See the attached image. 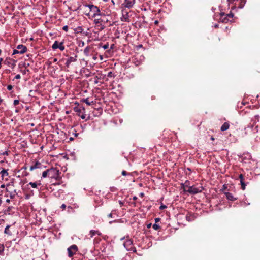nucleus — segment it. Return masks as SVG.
<instances>
[{
	"label": "nucleus",
	"instance_id": "obj_58",
	"mask_svg": "<svg viewBox=\"0 0 260 260\" xmlns=\"http://www.w3.org/2000/svg\"><path fill=\"white\" fill-rule=\"evenodd\" d=\"M151 224L150 223V224H148V225L147 227H148V228H150V227H151Z\"/></svg>",
	"mask_w": 260,
	"mask_h": 260
},
{
	"label": "nucleus",
	"instance_id": "obj_43",
	"mask_svg": "<svg viewBox=\"0 0 260 260\" xmlns=\"http://www.w3.org/2000/svg\"><path fill=\"white\" fill-rule=\"evenodd\" d=\"M160 221V218H155V223H156L157 222H158Z\"/></svg>",
	"mask_w": 260,
	"mask_h": 260
},
{
	"label": "nucleus",
	"instance_id": "obj_5",
	"mask_svg": "<svg viewBox=\"0 0 260 260\" xmlns=\"http://www.w3.org/2000/svg\"><path fill=\"white\" fill-rule=\"evenodd\" d=\"M77 246L76 245H73L68 248V255L71 257L77 251Z\"/></svg>",
	"mask_w": 260,
	"mask_h": 260
},
{
	"label": "nucleus",
	"instance_id": "obj_55",
	"mask_svg": "<svg viewBox=\"0 0 260 260\" xmlns=\"http://www.w3.org/2000/svg\"><path fill=\"white\" fill-rule=\"evenodd\" d=\"M78 135H79L78 133H76L74 134V135H75V137H77L78 136Z\"/></svg>",
	"mask_w": 260,
	"mask_h": 260
},
{
	"label": "nucleus",
	"instance_id": "obj_20",
	"mask_svg": "<svg viewBox=\"0 0 260 260\" xmlns=\"http://www.w3.org/2000/svg\"><path fill=\"white\" fill-rule=\"evenodd\" d=\"M90 47L88 46H87L84 50V53L85 55L88 56L89 55V51H90Z\"/></svg>",
	"mask_w": 260,
	"mask_h": 260
},
{
	"label": "nucleus",
	"instance_id": "obj_31",
	"mask_svg": "<svg viewBox=\"0 0 260 260\" xmlns=\"http://www.w3.org/2000/svg\"><path fill=\"white\" fill-rule=\"evenodd\" d=\"M16 54H19V51L17 49H14L13 55Z\"/></svg>",
	"mask_w": 260,
	"mask_h": 260
},
{
	"label": "nucleus",
	"instance_id": "obj_19",
	"mask_svg": "<svg viewBox=\"0 0 260 260\" xmlns=\"http://www.w3.org/2000/svg\"><path fill=\"white\" fill-rule=\"evenodd\" d=\"M10 227V225H7L6 226V227L5 228V231H4V233L6 234H8L9 235H12V233L11 232H10V231L9 230V228Z\"/></svg>",
	"mask_w": 260,
	"mask_h": 260
},
{
	"label": "nucleus",
	"instance_id": "obj_3",
	"mask_svg": "<svg viewBox=\"0 0 260 260\" xmlns=\"http://www.w3.org/2000/svg\"><path fill=\"white\" fill-rule=\"evenodd\" d=\"M49 172V178L57 179L59 178V171L56 168H51L48 169Z\"/></svg>",
	"mask_w": 260,
	"mask_h": 260
},
{
	"label": "nucleus",
	"instance_id": "obj_60",
	"mask_svg": "<svg viewBox=\"0 0 260 260\" xmlns=\"http://www.w3.org/2000/svg\"><path fill=\"white\" fill-rule=\"evenodd\" d=\"M140 196H141V197H143V196H144V193H140Z\"/></svg>",
	"mask_w": 260,
	"mask_h": 260
},
{
	"label": "nucleus",
	"instance_id": "obj_30",
	"mask_svg": "<svg viewBox=\"0 0 260 260\" xmlns=\"http://www.w3.org/2000/svg\"><path fill=\"white\" fill-rule=\"evenodd\" d=\"M19 103V100H15L13 102V104L14 106H16L18 105Z\"/></svg>",
	"mask_w": 260,
	"mask_h": 260
},
{
	"label": "nucleus",
	"instance_id": "obj_16",
	"mask_svg": "<svg viewBox=\"0 0 260 260\" xmlns=\"http://www.w3.org/2000/svg\"><path fill=\"white\" fill-rule=\"evenodd\" d=\"M41 166V164L38 161L36 162V163L32 165H31L30 167V170L32 171L36 169L40 168Z\"/></svg>",
	"mask_w": 260,
	"mask_h": 260
},
{
	"label": "nucleus",
	"instance_id": "obj_40",
	"mask_svg": "<svg viewBox=\"0 0 260 260\" xmlns=\"http://www.w3.org/2000/svg\"><path fill=\"white\" fill-rule=\"evenodd\" d=\"M60 208L62 209V210H64L66 208V205L64 204H63L61 205Z\"/></svg>",
	"mask_w": 260,
	"mask_h": 260
},
{
	"label": "nucleus",
	"instance_id": "obj_9",
	"mask_svg": "<svg viewBox=\"0 0 260 260\" xmlns=\"http://www.w3.org/2000/svg\"><path fill=\"white\" fill-rule=\"evenodd\" d=\"M8 170L3 169L0 172L2 179L6 181L8 180V177L9 176V173Z\"/></svg>",
	"mask_w": 260,
	"mask_h": 260
},
{
	"label": "nucleus",
	"instance_id": "obj_17",
	"mask_svg": "<svg viewBox=\"0 0 260 260\" xmlns=\"http://www.w3.org/2000/svg\"><path fill=\"white\" fill-rule=\"evenodd\" d=\"M90 237L91 238H92L94 236L96 235H98L99 236H101V233L99 231H96V230H91L90 231Z\"/></svg>",
	"mask_w": 260,
	"mask_h": 260
},
{
	"label": "nucleus",
	"instance_id": "obj_1",
	"mask_svg": "<svg viewBox=\"0 0 260 260\" xmlns=\"http://www.w3.org/2000/svg\"><path fill=\"white\" fill-rule=\"evenodd\" d=\"M123 246L127 251L136 252V249L133 245V241L131 239L126 240L123 243Z\"/></svg>",
	"mask_w": 260,
	"mask_h": 260
},
{
	"label": "nucleus",
	"instance_id": "obj_39",
	"mask_svg": "<svg viewBox=\"0 0 260 260\" xmlns=\"http://www.w3.org/2000/svg\"><path fill=\"white\" fill-rule=\"evenodd\" d=\"M239 179H240V181H241V180L243 181V175H242V174H240L239 175Z\"/></svg>",
	"mask_w": 260,
	"mask_h": 260
},
{
	"label": "nucleus",
	"instance_id": "obj_28",
	"mask_svg": "<svg viewBox=\"0 0 260 260\" xmlns=\"http://www.w3.org/2000/svg\"><path fill=\"white\" fill-rule=\"evenodd\" d=\"M187 182H188V181H186L184 184H181V185L183 187V189H184V188H185V189H187V188H188L189 186H188V184H187Z\"/></svg>",
	"mask_w": 260,
	"mask_h": 260
},
{
	"label": "nucleus",
	"instance_id": "obj_52",
	"mask_svg": "<svg viewBox=\"0 0 260 260\" xmlns=\"http://www.w3.org/2000/svg\"><path fill=\"white\" fill-rule=\"evenodd\" d=\"M3 58H0V65H2V62L3 61Z\"/></svg>",
	"mask_w": 260,
	"mask_h": 260
},
{
	"label": "nucleus",
	"instance_id": "obj_8",
	"mask_svg": "<svg viewBox=\"0 0 260 260\" xmlns=\"http://www.w3.org/2000/svg\"><path fill=\"white\" fill-rule=\"evenodd\" d=\"M135 3V0H124V2L123 5L125 8H131L133 7Z\"/></svg>",
	"mask_w": 260,
	"mask_h": 260
},
{
	"label": "nucleus",
	"instance_id": "obj_42",
	"mask_svg": "<svg viewBox=\"0 0 260 260\" xmlns=\"http://www.w3.org/2000/svg\"><path fill=\"white\" fill-rule=\"evenodd\" d=\"M167 208V206L165 205H161L160 206V209H165Z\"/></svg>",
	"mask_w": 260,
	"mask_h": 260
},
{
	"label": "nucleus",
	"instance_id": "obj_18",
	"mask_svg": "<svg viewBox=\"0 0 260 260\" xmlns=\"http://www.w3.org/2000/svg\"><path fill=\"white\" fill-rule=\"evenodd\" d=\"M229 127H230L229 123L228 122H225L222 124L220 129H221V131L223 132V131L228 130L229 128Z\"/></svg>",
	"mask_w": 260,
	"mask_h": 260
},
{
	"label": "nucleus",
	"instance_id": "obj_46",
	"mask_svg": "<svg viewBox=\"0 0 260 260\" xmlns=\"http://www.w3.org/2000/svg\"><path fill=\"white\" fill-rule=\"evenodd\" d=\"M84 45H85L84 42L83 41H82L81 43V45H80V46L83 47L84 46Z\"/></svg>",
	"mask_w": 260,
	"mask_h": 260
},
{
	"label": "nucleus",
	"instance_id": "obj_37",
	"mask_svg": "<svg viewBox=\"0 0 260 260\" xmlns=\"http://www.w3.org/2000/svg\"><path fill=\"white\" fill-rule=\"evenodd\" d=\"M226 188H227V187H226V185L224 184L223 185L222 188L221 189L222 191L224 192V191L226 190Z\"/></svg>",
	"mask_w": 260,
	"mask_h": 260
},
{
	"label": "nucleus",
	"instance_id": "obj_64",
	"mask_svg": "<svg viewBox=\"0 0 260 260\" xmlns=\"http://www.w3.org/2000/svg\"><path fill=\"white\" fill-rule=\"evenodd\" d=\"M137 199V197H134V200H136Z\"/></svg>",
	"mask_w": 260,
	"mask_h": 260
},
{
	"label": "nucleus",
	"instance_id": "obj_36",
	"mask_svg": "<svg viewBox=\"0 0 260 260\" xmlns=\"http://www.w3.org/2000/svg\"><path fill=\"white\" fill-rule=\"evenodd\" d=\"M82 114H80L79 116L82 119H84L85 118V114L84 113H81Z\"/></svg>",
	"mask_w": 260,
	"mask_h": 260
},
{
	"label": "nucleus",
	"instance_id": "obj_14",
	"mask_svg": "<svg viewBox=\"0 0 260 260\" xmlns=\"http://www.w3.org/2000/svg\"><path fill=\"white\" fill-rule=\"evenodd\" d=\"M220 21H221L222 23H228V22L229 21V19L228 18H229L228 17L226 16V15L225 14V13L224 12H221L220 13Z\"/></svg>",
	"mask_w": 260,
	"mask_h": 260
},
{
	"label": "nucleus",
	"instance_id": "obj_13",
	"mask_svg": "<svg viewBox=\"0 0 260 260\" xmlns=\"http://www.w3.org/2000/svg\"><path fill=\"white\" fill-rule=\"evenodd\" d=\"M74 110L78 114V116H80L81 113H84L85 108L84 107H75Z\"/></svg>",
	"mask_w": 260,
	"mask_h": 260
},
{
	"label": "nucleus",
	"instance_id": "obj_24",
	"mask_svg": "<svg viewBox=\"0 0 260 260\" xmlns=\"http://www.w3.org/2000/svg\"><path fill=\"white\" fill-rule=\"evenodd\" d=\"M85 6L88 8L91 11V10L95 6L92 4H86L85 5Z\"/></svg>",
	"mask_w": 260,
	"mask_h": 260
},
{
	"label": "nucleus",
	"instance_id": "obj_12",
	"mask_svg": "<svg viewBox=\"0 0 260 260\" xmlns=\"http://www.w3.org/2000/svg\"><path fill=\"white\" fill-rule=\"evenodd\" d=\"M121 20L123 22L129 21V15L127 12L123 11L122 16L121 18Z\"/></svg>",
	"mask_w": 260,
	"mask_h": 260
},
{
	"label": "nucleus",
	"instance_id": "obj_62",
	"mask_svg": "<svg viewBox=\"0 0 260 260\" xmlns=\"http://www.w3.org/2000/svg\"><path fill=\"white\" fill-rule=\"evenodd\" d=\"M114 46V44H112L111 46V49L113 48V46Z\"/></svg>",
	"mask_w": 260,
	"mask_h": 260
},
{
	"label": "nucleus",
	"instance_id": "obj_22",
	"mask_svg": "<svg viewBox=\"0 0 260 260\" xmlns=\"http://www.w3.org/2000/svg\"><path fill=\"white\" fill-rule=\"evenodd\" d=\"M103 48L104 49H107L108 48H109V44L108 43H107L104 45H102V44H99V48Z\"/></svg>",
	"mask_w": 260,
	"mask_h": 260
},
{
	"label": "nucleus",
	"instance_id": "obj_27",
	"mask_svg": "<svg viewBox=\"0 0 260 260\" xmlns=\"http://www.w3.org/2000/svg\"><path fill=\"white\" fill-rule=\"evenodd\" d=\"M240 184L241 185L242 189L244 190L245 189L246 184L244 183V182L242 180H241Z\"/></svg>",
	"mask_w": 260,
	"mask_h": 260
},
{
	"label": "nucleus",
	"instance_id": "obj_38",
	"mask_svg": "<svg viewBox=\"0 0 260 260\" xmlns=\"http://www.w3.org/2000/svg\"><path fill=\"white\" fill-rule=\"evenodd\" d=\"M13 88V86L11 85H9L8 86H7V89L8 90H11Z\"/></svg>",
	"mask_w": 260,
	"mask_h": 260
},
{
	"label": "nucleus",
	"instance_id": "obj_51",
	"mask_svg": "<svg viewBox=\"0 0 260 260\" xmlns=\"http://www.w3.org/2000/svg\"><path fill=\"white\" fill-rule=\"evenodd\" d=\"M5 187V185L4 184H2L1 185V188H4Z\"/></svg>",
	"mask_w": 260,
	"mask_h": 260
},
{
	"label": "nucleus",
	"instance_id": "obj_57",
	"mask_svg": "<svg viewBox=\"0 0 260 260\" xmlns=\"http://www.w3.org/2000/svg\"><path fill=\"white\" fill-rule=\"evenodd\" d=\"M258 117H259L258 115H256L255 116V118L257 119L258 121Z\"/></svg>",
	"mask_w": 260,
	"mask_h": 260
},
{
	"label": "nucleus",
	"instance_id": "obj_29",
	"mask_svg": "<svg viewBox=\"0 0 260 260\" xmlns=\"http://www.w3.org/2000/svg\"><path fill=\"white\" fill-rule=\"evenodd\" d=\"M102 20L101 19H96L94 20V22L96 24L100 23L102 22Z\"/></svg>",
	"mask_w": 260,
	"mask_h": 260
},
{
	"label": "nucleus",
	"instance_id": "obj_32",
	"mask_svg": "<svg viewBox=\"0 0 260 260\" xmlns=\"http://www.w3.org/2000/svg\"><path fill=\"white\" fill-rule=\"evenodd\" d=\"M226 16H227V17H228L229 18H233V16H234V14H233V13L230 12L229 14H228L226 15Z\"/></svg>",
	"mask_w": 260,
	"mask_h": 260
},
{
	"label": "nucleus",
	"instance_id": "obj_53",
	"mask_svg": "<svg viewBox=\"0 0 260 260\" xmlns=\"http://www.w3.org/2000/svg\"><path fill=\"white\" fill-rule=\"evenodd\" d=\"M100 59H101V60H103V56H102V55H100Z\"/></svg>",
	"mask_w": 260,
	"mask_h": 260
},
{
	"label": "nucleus",
	"instance_id": "obj_10",
	"mask_svg": "<svg viewBox=\"0 0 260 260\" xmlns=\"http://www.w3.org/2000/svg\"><path fill=\"white\" fill-rule=\"evenodd\" d=\"M16 49H17L19 50V54H21L24 53L27 51L26 47L22 44L18 45L17 46Z\"/></svg>",
	"mask_w": 260,
	"mask_h": 260
},
{
	"label": "nucleus",
	"instance_id": "obj_47",
	"mask_svg": "<svg viewBox=\"0 0 260 260\" xmlns=\"http://www.w3.org/2000/svg\"><path fill=\"white\" fill-rule=\"evenodd\" d=\"M112 72H110L108 73V77H112Z\"/></svg>",
	"mask_w": 260,
	"mask_h": 260
},
{
	"label": "nucleus",
	"instance_id": "obj_7",
	"mask_svg": "<svg viewBox=\"0 0 260 260\" xmlns=\"http://www.w3.org/2000/svg\"><path fill=\"white\" fill-rule=\"evenodd\" d=\"M91 12L93 13V17H95L97 16H101L102 15L99 8L96 6H94V7L91 10Z\"/></svg>",
	"mask_w": 260,
	"mask_h": 260
},
{
	"label": "nucleus",
	"instance_id": "obj_6",
	"mask_svg": "<svg viewBox=\"0 0 260 260\" xmlns=\"http://www.w3.org/2000/svg\"><path fill=\"white\" fill-rule=\"evenodd\" d=\"M29 185L31 186V187L33 188L39 190L41 186V183L40 181H38L34 182H29L27 186H28Z\"/></svg>",
	"mask_w": 260,
	"mask_h": 260
},
{
	"label": "nucleus",
	"instance_id": "obj_11",
	"mask_svg": "<svg viewBox=\"0 0 260 260\" xmlns=\"http://www.w3.org/2000/svg\"><path fill=\"white\" fill-rule=\"evenodd\" d=\"M76 60H77V55H75L74 57L71 56L67 59V60L66 62V66L67 67H69L72 62H75V61H76Z\"/></svg>",
	"mask_w": 260,
	"mask_h": 260
},
{
	"label": "nucleus",
	"instance_id": "obj_15",
	"mask_svg": "<svg viewBox=\"0 0 260 260\" xmlns=\"http://www.w3.org/2000/svg\"><path fill=\"white\" fill-rule=\"evenodd\" d=\"M224 193L225 194L227 199L229 201H234L237 199V198L235 197L231 193L224 192Z\"/></svg>",
	"mask_w": 260,
	"mask_h": 260
},
{
	"label": "nucleus",
	"instance_id": "obj_34",
	"mask_svg": "<svg viewBox=\"0 0 260 260\" xmlns=\"http://www.w3.org/2000/svg\"><path fill=\"white\" fill-rule=\"evenodd\" d=\"M26 182V180L25 179V180H21L19 184H20V185L23 186Z\"/></svg>",
	"mask_w": 260,
	"mask_h": 260
},
{
	"label": "nucleus",
	"instance_id": "obj_56",
	"mask_svg": "<svg viewBox=\"0 0 260 260\" xmlns=\"http://www.w3.org/2000/svg\"><path fill=\"white\" fill-rule=\"evenodd\" d=\"M154 23H155V24H158V21L157 20H156V21H155Z\"/></svg>",
	"mask_w": 260,
	"mask_h": 260
},
{
	"label": "nucleus",
	"instance_id": "obj_50",
	"mask_svg": "<svg viewBox=\"0 0 260 260\" xmlns=\"http://www.w3.org/2000/svg\"><path fill=\"white\" fill-rule=\"evenodd\" d=\"M100 26H101V27H100L101 30H102L104 28V26L103 25H102V24L100 25Z\"/></svg>",
	"mask_w": 260,
	"mask_h": 260
},
{
	"label": "nucleus",
	"instance_id": "obj_4",
	"mask_svg": "<svg viewBox=\"0 0 260 260\" xmlns=\"http://www.w3.org/2000/svg\"><path fill=\"white\" fill-rule=\"evenodd\" d=\"M63 43V42L59 43L57 41H55L52 46V48L53 50L59 49L61 51H63L65 49Z\"/></svg>",
	"mask_w": 260,
	"mask_h": 260
},
{
	"label": "nucleus",
	"instance_id": "obj_21",
	"mask_svg": "<svg viewBox=\"0 0 260 260\" xmlns=\"http://www.w3.org/2000/svg\"><path fill=\"white\" fill-rule=\"evenodd\" d=\"M83 102L85 103L87 105H91L93 103V101L90 102L89 101V98H86L83 100Z\"/></svg>",
	"mask_w": 260,
	"mask_h": 260
},
{
	"label": "nucleus",
	"instance_id": "obj_48",
	"mask_svg": "<svg viewBox=\"0 0 260 260\" xmlns=\"http://www.w3.org/2000/svg\"><path fill=\"white\" fill-rule=\"evenodd\" d=\"M3 154L4 155H8V152L7 151H5V152H4V153H3Z\"/></svg>",
	"mask_w": 260,
	"mask_h": 260
},
{
	"label": "nucleus",
	"instance_id": "obj_63",
	"mask_svg": "<svg viewBox=\"0 0 260 260\" xmlns=\"http://www.w3.org/2000/svg\"><path fill=\"white\" fill-rule=\"evenodd\" d=\"M6 202H10V200L7 199V200H6Z\"/></svg>",
	"mask_w": 260,
	"mask_h": 260
},
{
	"label": "nucleus",
	"instance_id": "obj_44",
	"mask_svg": "<svg viewBox=\"0 0 260 260\" xmlns=\"http://www.w3.org/2000/svg\"><path fill=\"white\" fill-rule=\"evenodd\" d=\"M127 174V172L125 171H122V175L123 176H126Z\"/></svg>",
	"mask_w": 260,
	"mask_h": 260
},
{
	"label": "nucleus",
	"instance_id": "obj_59",
	"mask_svg": "<svg viewBox=\"0 0 260 260\" xmlns=\"http://www.w3.org/2000/svg\"><path fill=\"white\" fill-rule=\"evenodd\" d=\"M214 27H216V28L218 27V24H215Z\"/></svg>",
	"mask_w": 260,
	"mask_h": 260
},
{
	"label": "nucleus",
	"instance_id": "obj_45",
	"mask_svg": "<svg viewBox=\"0 0 260 260\" xmlns=\"http://www.w3.org/2000/svg\"><path fill=\"white\" fill-rule=\"evenodd\" d=\"M186 219H187L188 221H190V216L186 215Z\"/></svg>",
	"mask_w": 260,
	"mask_h": 260
},
{
	"label": "nucleus",
	"instance_id": "obj_41",
	"mask_svg": "<svg viewBox=\"0 0 260 260\" xmlns=\"http://www.w3.org/2000/svg\"><path fill=\"white\" fill-rule=\"evenodd\" d=\"M20 78H21V76H20V75H19V74L16 75L15 77V79H20Z\"/></svg>",
	"mask_w": 260,
	"mask_h": 260
},
{
	"label": "nucleus",
	"instance_id": "obj_25",
	"mask_svg": "<svg viewBox=\"0 0 260 260\" xmlns=\"http://www.w3.org/2000/svg\"><path fill=\"white\" fill-rule=\"evenodd\" d=\"M160 226L159 224H157V223H154L153 225V228L155 230H158L160 229Z\"/></svg>",
	"mask_w": 260,
	"mask_h": 260
},
{
	"label": "nucleus",
	"instance_id": "obj_2",
	"mask_svg": "<svg viewBox=\"0 0 260 260\" xmlns=\"http://www.w3.org/2000/svg\"><path fill=\"white\" fill-rule=\"evenodd\" d=\"M203 190V187L200 188H197L193 186L188 187V189L184 188V191L187 192L192 194H195L199 192H201Z\"/></svg>",
	"mask_w": 260,
	"mask_h": 260
},
{
	"label": "nucleus",
	"instance_id": "obj_33",
	"mask_svg": "<svg viewBox=\"0 0 260 260\" xmlns=\"http://www.w3.org/2000/svg\"><path fill=\"white\" fill-rule=\"evenodd\" d=\"M77 32H81L82 31H83V28L82 27H78L77 28Z\"/></svg>",
	"mask_w": 260,
	"mask_h": 260
},
{
	"label": "nucleus",
	"instance_id": "obj_49",
	"mask_svg": "<svg viewBox=\"0 0 260 260\" xmlns=\"http://www.w3.org/2000/svg\"><path fill=\"white\" fill-rule=\"evenodd\" d=\"M14 196L15 195L14 194H12V193L10 194V198L11 199H13L14 198Z\"/></svg>",
	"mask_w": 260,
	"mask_h": 260
},
{
	"label": "nucleus",
	"instance_id": "obj_26",
	"mask_svg": "<svg viewBox=\"0 0 260 260\" xmlns=\"http://www.w3.org/2000/svg\"><path fill=\"white\" fill-rule=\"evenodd\" d=\"M4 251V246L2 244H0V255L3 253Z\"/></svg>",
	"mask_w": 260,
	"mask_h": 260
},
{
	"label": "nucleus",
	"instance_id": "obj_54",
	"mask_svg": "<svg viewBox=\"0 0 260 260\" xmlns=\"http://www.w3.org/2000/svg\"><path fill=\"white\" fill-rule=\"evenodd\" d=\"M108 216V217H111V218H112V213H110Z\"/></svg>",
	"mask_w": 260,
	"mask_h": 260
},
{
	"label": "nucleus",
	"instance_id": "obj_35",
	"mask_svg": "<svg viewBox=\"0 0 260 260\" xmlns=\"http://www.w3.org/2000/svg\"><path fill=\"white\" fill-rule=\"evenodd\" d=\"M62 29L67 32L68 31V26L67 25H65L62 27Z\"/></svg>",
	"mask_w": 260,
	"mask_h": 260
},
{
	"label": "nucleus",
	"instance_id": "obj_61",
	"mask_svg": "<svg viewBox=\"0 0 260 260\" xmlns=\"http://www.w3.org/2000/svg\"><path fill=\"white\" fill-rule=\"evenodd\" d=\"M11 185V183H10L7 184L6 186H9V185Z\"/></svg>",
	"mask_w": 260,
	"mask_h": 260
},
{
	"label": "nucleus",
	"instance_id": "obj_23",
	"mask_svg": "<svg viewBox=\"0 0 260 260\" xmlns=\"http://www.w3.org/2000/svg\"><path fill=\"white\" fill-rule=\"evenodd\" d=\"M48 169L46 170V171H44L42 173V177L43 178H45L47 176H48L49 177V172H48Z\"/></svg>",
	"mask_w": 260,
	"mask_h": 260
}]
</instances>
